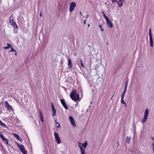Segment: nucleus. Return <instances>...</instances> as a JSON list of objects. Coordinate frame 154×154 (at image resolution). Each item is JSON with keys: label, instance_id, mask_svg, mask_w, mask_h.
Wrapping results in <instances>:
<instances>
[{"label": "nucleus", "instance_id": "obj_1", "mask_svg": "<svg viewBox=\"0 0 154 154\" xmlns=\"http://www.w3.org/2000/svg\"><path fill=\"white\" fill-rule=\"evenodd\" d=\"M70 98L75 101H77L79 99V95L75 90H73L70 94Z\"/></svg>", "mask_w": 154, "mask_h": 154}, {"label": "nucleus", "instance_id": "obj_2", "mask_svg": "<svg viewBox=\"0 0 154 154\" xmlns=\"http://www.w3.org/2000/svg\"><path fill=\"white\" fill-rule=\"evenodd\" d=\"M78 146L80 148L81 154H85V149L86 148L88 145L87 142L86 141L83 144L79 143Z\"/></svg>", "mask_w": 154, "mask_h": 154}, {"label": "nucleus", "instance_id": "obj_3", "mask_svg": "<svg viewBox=\"0 0 154 154\" xmlns=\"http://www.w3.org/2000/svg\"><path fill=\"white\" fill-rule=\"evenodd\" d=\"M17 145L20 150L23 153V154H27V152L25 150V148L23 145H20L18 143H17Z\"/></svg>", "mask_w": 154, "mask_h": 154}, {"label": "nucleus", "instance_id": "obj_4", "mask_svg": "<svg viewBox=\"0 0 154 154\" xmlns=\"http://www.w3.org/2000/svg\"><path fill=\"white\" fill-rule=\"evenodd\" d=\"M149 114V109H148L145 110L144 116L142 120V122L144 123L146 122Z\"/></svg>", "mask_w": 154, "mask_h": 154}, {"label": "nucleus", "instance_id": "obj_5", "mask_svg": "<svg viewBox=\"0 0 154 154\" xmlns=\"http://www.w3.org/2000/svg\"><path fill=\"white\" fill-rule=\"evenodd\" d=\"M76 5V3L75 2H72L70 3L69 8L70 12H72L74 10Z\"/></svg>", "mask_w": 154, "mask_h": 154}, {"label": "nucleus", "instance_id": "obj_6", "mask_svg": "<svg viewBox=\"0 0 154 154\" xmlns=\"http://www.w3.org/2000/svg\"><path fill=\"white\" fill-rule=\"evenodd\" d=\"M54 136L56 142L58 144H60L61 143V140L58 134L55 132L54 133Z\"/></svg>", "mask_w": 154, "mask_h": 154}, {"label": "nucleus", "instance_id": "obj_7", "mask_svg": "<svg viewBox=\"0 0 154 154\" xmlns=\"http://www.w3.org/2000/svg\"><path fill=\"white\" fill-rule=\"evenodd\" d=\"M0 137H1V139L3 140V141L5 142V143H6V145H8V146H10V145L8 143V139L5 138L4 135H0Z\"/></svg>", "mask_w": 154, "mask_h": 154}, {"label": "nucleus", "instance_id": "obj_8", "mask_svg": "<svg viewBox=\"0 0 154 154\" xmlns=\"http://www.w3.org/2000/svg\"><path fill=\"white\" fill-rule=\"evenodd\" d=\"M69 119L70 121L71 125L73 127H75L76 125L72 117L71 116H70L69 117Z\"/></svg>", "mask_w": 154, "mask_h": 154}, {"label": "nucleus", "instance_id": "obj_9", "mask_svg": "<svg viewBox=\"0 0 154 154\" xmlns=\"http://www.w3.org/2000/svg\"><path fill=\"white\" fill-rule=\"evenodd\" d=\"M106 22L109 27L112 28L113 27L112 24L110 20L108 19L106 20Z\"/></svg>", "mask_w": 154, "mask_h": 154}, {"label": "nucleus", "instance_id": "obj_10", "mask_svg": "<svg viewBox=\"0 0 154 154\" xmlns=\"http://www.w3.org/2000/svg\"><path fill=\"white\" fill-rule=\"evenodd\" d=\"M60 101L61 104L66 109H68V107L66 105L64 100L63 99H61L60 100Z\"/></svg>", "mask_w": 154, "mask_h": 154}, {"label": "nucleus", "instance_id": "obj_11", "mask_svg": "<svg viewBox=\"0 0 154 154\" xmlns=\"http://www.w3.org/2000/svg\"><path fill=\"white\" fill-rule=\"evenodd\" d=\"M51 104L52 105V111L53 112V116H55L56 115V110L55 109V108H54V105H53V104L52 103H51Z\"/></svg>", "mask_w": 154, "mask_h": 154}, {"label": "nucleus", "instance_id": "obj_12", "mask_svg": "<svg viewBox=\"0 0 154 154\" xmlns=\"http://www.w3.org/2000/svg\"><path fill=\"white\" fill-rule=\"evenodd\" d=\"M10 24L14 28H15L17 29L18 27V26L17 24L14 22V21H11V22H10Z\"/></svg>", "mask_w": 154, "mask_h": 154}, {"label": "nucleus", "instance_id": "obj_13", "mask_svg": "<svg viewBox=\"0 0 154 154\" xmlns=\"http://www.w3.org/2000/svg\"><path fill=\"white\" fill-rule=\"evenodd\" d=\"M13 134L14 137H16L18 140L21 142L22 140V139L21 137H20L18 134Z\"/></svg>", "mask_w": 154, "mask_h": 154}, {"label": "nucleus", "instance_id": "obj_14", "mask_svg": "<svg viewBox=\"0 0 154 154\" xmlns=\"http://www.w3.org/2000/svg\"><path fill=\"white\" fill-rule=\"evenodd\" d=\"M5 103L6 105V107L8 109H12V106L10 105L7 101H5Z\"/></svg>", "mask_w": 154, "mask_h": 154}, {"label": "nucleus", "instance_id": "obj_15", "mask_svg": "<svg viewBox=\"0 0 154 154\" xmlns=\"http://www.w3.org/2000/svg\"><path fill=\"white\" fill-rule=\"evenodd\" d=\"M149 43L150 46L152 47H153V39L152 38V37H149Z\"/></svg>", "mask_w": 154, "mask_h": 154}, {"label": "nucleus", "instance_id": "obj_16", "mask_svg": "<svg viewBox=\"0 0 154 154\" xmlns=\"http://www.w3.org/2000/svg\"><path fill=\"white\" fill-rule=\"evenodd\" d=\"M68 66L70 68H72V61L70 59H68Z\"/></svg>", "mask_w": 154, "mask_h": 154}, {"label": "nucleus", "instance_id": "obj_17", "mask_svg": "<svg viewBox=\"0 0 154 154\" xmlns=\"http://www.w3.org/2000/svg\"><path fill=\"white\" fill-rule=\"evenodd\" d=\"M39 113H40V116L41 121L42 122H44V120L43 119V117L42 113L41 112L40 110Z\"/></svg>", "mask_w": 154, "mask_h": 154}, {"label": "nucleus", "instance_id": "obj_18", "mask_svg": "<svg viewBox=\"0 0 154 154\" xmlns=\"http://www.w3.org/2000/svg\"><path fill=\"white\" fill-rule=\"evenodd\" d=\"M131 138V137L130 136H127L126 137V142L128 144L130 143Z\"/></svg>", "mask_w": 154, "mask_h": 154}, {"label": "nucleus", "instance_id": "obj_19", "mask_svg": "<svg viewBox=\"0 0 154 154\" xmlns=\"http://www.w3.org/2000/svg\"><path fill=\"white\" fill-rule=\"evenodd\" d=\"M0 125L1 126H3V127L4 128L7 127V126H6V125L2 122V121L0 120Z\"/></svg>", "mask_w": 154, "mask_h": 154}, {"label": "nucleus", "instance_id": "obj_20", "mask_svg": "<svg viewBox=\"0 0 154 154\" xmlns=\"http://www.w3.org/2000/svg\"><path fill=\"white\" fill-rule=\"evenodd\" d=\"M127 88L125 87L124 89V90L123 92H122V96L125 97V93H126V91L127 90Z\"/></svg>", "mask_w": 154, "mask_h": 154}, {"label": "nucleus", "instance_id": "obj_21", "mask_svg": "<svg viewBox=\"0 0 154 154\" xmlns=\"http://www.w3.org/2000/svg\"><path fill=\"white\" fill-rule=\"evenodd\" d=\"M124 96H121V102L122 104H125V105H126V103L124 100Z\"/></svg>", "mask_w": 154, "mask_h": 154}, {"label": "nucleus", "instance_id": "obj_22", "mask_svg": "<svg viewBox=\"0 0 154 154\" xmlns=\"http://www.w3.org/2000/svg\"><path fill=\"white\" fill-rule=\"evenodd\" d=\"M56 126L57 127V128H60V124L57 122H56Z\"/></svg>", "mask_w": 154, "mask_h": 154}, {"label": "nucleus", "instance_id": "obj_23", "mask_svg": "<svg viewBox=\"0 0 154 154\" xmlns=\"http://www.w3.org/2000/svg\"><path fill=\"white\" fill-rule=\"evenodd\" d=\"M11 21H13V16H11L9 18V22H11Z\"/></svg>", "mask_w": 154, "mask_h": 154}, {"label": "nucleus", "instance_id": "obj_24", "mask_svg": "<svg viewBox=\"0 0 154 154\" xmlns=\"http://www.w3.org/2000/svg\"><path fill=\"white\" fill-rule=\"evenodd\" d=\"M11 50L10 51V52H14L16 51V50L13 48L12 46L10 48Z\"/></svg>", "mask_w": 154, "mask_h": 154}, {"label": "nucleus", "instance_id": "obj_25", "mask_svg": "<svg viewBox=\"0 0 154 154\" xmlns=\"http://www.w3.org/2000/svg\"><path fill=\"white\" fill-rule=\"evenodd\" d=\"M149 37H152V35L151 33V29H150L149 30Z\"/></svg>", "mask_w": 154, "mask_h": 154}, {"label": "nucleus", "instance_id": "obj_26", "mask_svg": "<svg viewBox=\"0 0 154 154\" xmlns=\"http://www.w3.org/2000/svg\"><path fill=\"white\" fill-rule=\"evenodd\" d=\"M103 16L104 17V18H105L106 20L109 19V18L104 13H103Z\"/></svg>", "mask_w": 154, "mask_h": 154}, {"label": "nucleus", "instance_id": "obj_27", "mask_svg": "<svg viewBox=\"0 0 154 154\" xmlns=\"http://www.w3.org/2000/svg\"><path fill=\"white\" fill-rule=\"evenodd\" d=\"M128 81L127 80L125 82V87L127 88V86H128Z\"/></svg>", "mask_w": 154, "mask_h": 154}, {"label": "nucleus", "instance_id": "obj_28", "mask_svg": "<svg viewBox=\"0 0 154 154\" xmlns=\"http://www.w3.org/2000/svg\"><path fill=\"white\" fill-rule=\"evenodd\" d=\"M80 61L81 62V64L82 66L83 67H85V66H84V65L83 63H82V60H80Z\"/></svg>", "mask_w": 154, "mask_h": 154}, {"label": "nucleus", "instance_id": "obj_29", "mask_svg": "<svg viewBox=\"0 0 154 154\" xmlns=\"http://www.w3.org/2000/svg\"><path fill=\"white\" fill-rule=\"evenodd\" d=\"M8 46V47H9V48H11V47L12 46L10 44H7Z\"/></svg>", "mask_w": 154, "mask_h": 154}, {"label": "nucleus", "instance_id": "obj_30", "mask_svg": "<svg viewBox=\"0 0 154 154\" xmlns=\"http://www.w3.org/2000/svg\"><path fill=\"white\" fill-rule=\"evenodd\" d=\"M9 48V47L8 46L5 47H4V49H7Z\"/></svg>", "mask_w": 154, "mask_h": 154}, {"label": "nucleus", "instance_id": "obj_31", "mask_svg": "<svg viewBox=\"0 0 154 154\" xmlns=\"http://www.w3.org/2000/svg\"><path fill=\"white\" fill-rule=\"evenodd\" d=\"M152 146H153V147H152V149H154V143H152Z\"/></svg>", "mask_w": 154, "mask_h": 154}, {"label": "nucleus", "instance_id": "obj_32", "mask_svg": "<svg viewBox=\"0 0 154 154\" xmlns=\"http://www.w3.org/2000/svg\"><path fill=\"white\" fill-rule=\"evenodd\" d=\"M151 139L152 140H153L154 142V137H151Z\"/></svg>", "mask_w": 154, "mask_h": 154}, {"label": "nucleus", "instance_id": "obj_33", "mask_svg": "<svg viewBox=\"0 0 154 154\" xmlns=\"http://www.w3.org/2000/svg\"><path fill=\"white\" fill-rule=\"evenodd\" d=\"M99 27L100 29H101V28H102V26L101 25H99Z\"/></svg>", "mask_w": 154, "mask_h": 154}, {"label": "nucleus", "instance_id": "obj_34", "mask_svg": "<svg viewBox=\"0 0 154 154\" xmlns=\"http://www.w3.org/2000/svg\"><path fill=\"white\" fill-rule=\"evenodd\" d=\"M40 16L41 17H42V12H41L40 14Z\"/></svg>", "mask_w": 154, "mask_h": 154}, {"label": "nucleus", "instance_id": "obj_35", "mask_svg": "<svg viewBox=\"0 0 154 154\" xmlns=\"http://www.w3.org/2000/svg\"><path fill=\"white\" fill-rule=\"evenodd\" d=\"M84 24H86V20H85L84 21Z\"/></svg>", "mask_w": 154, "mask_h": 154}, {"label": "nucleus", "instance_id": "obj_36", "mask_svg": "<svg viewBox=\"0 0 154 154\" xmlns=\"http://www.w3.org/2000/svg\"><path fill=\"white\" fill-rule=\"evenodd\" d=\"M117 145H118L117 146L118 147L119 146V142H117Z\"/></svg>", "mask_w": 154, "mask_h": 154}, {"label": "nucleus", "instance_id": "obj_37", "mask_svg": "<svg viewBox=\"0 0 154 154\" xmlns=\"http://www.w3.org/2000/svg\"><path fill=\"white\" fill-rule=\"evenodd\" d=\"M15 55H17V51H15Z\"/></svg>", "mask_w": 154, "mask_h": 154}, {"label": "nucleus", "instance_id": "obj_38", "mask_svg": "<svg viewBox=\"0 0 154 154\" xmlns=\"http://www.w3.org/2000/svg\"><path fill=\"white\" fill-rule=\"evenodd\" d=\"M79 13H80V14L81 15V16H82V12L81 11H80L79 12Z\"/></svg>", "mask_w": 154, "mask_h": 154}, {"label": "nucleus", "instance_id": "obj_39", "mask_svg": "<svg viewBox=\"0 0 154 154\" xmlns=\"http://www.w3.org/2000/svg\"><path fill=\"white\" fill-rule=\"evenodd\" d=\"M101 29V31H103V29L101 28V29Z\"/></svg>", "mask_w": 154, "mask_h": 154}, {"label": "nucleus", "instance_id": "obj_40", "mask_svg": "<svg viewBox=\"0 0 154 154\" xmlns=\"http://www.w3.org/2000/svg\"><path fill=\"white\" fill-rule=\"evenodd\" d=\"M101 13H103H103H104V12H103V11H102V12H101Z\"/></svg>", "mask_w": 154, "mask_h": 154}, {"label": "nucleus", "instance_id": "obj_41", "mask_svg": "<svg viewBox=\"0 0 154 154\" xmlns=\"http://www.w3.org/2000/svg\"><path fill=\"white\" fill-rule=\"evenodd\" d=\"M88 26H90V25L89 24H88Z\"/></svg>", "mask_w": 154, "mask_h": 154}]
</instances>
